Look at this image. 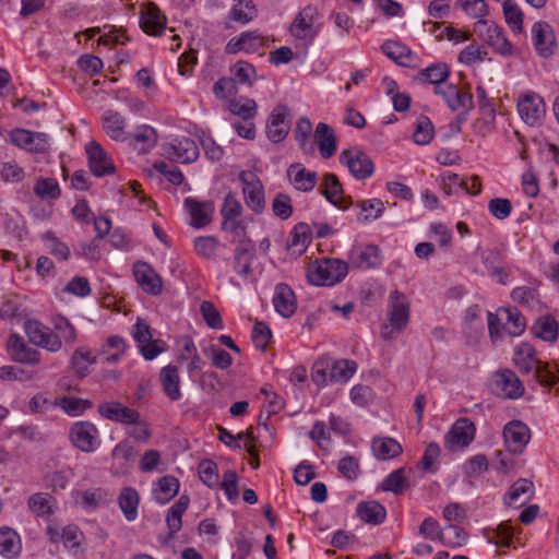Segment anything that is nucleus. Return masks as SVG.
<instances>
[{"mask_svg":"<svg viewBox=\"0 0 559 559\" xmlns=\"http://www.w3.org/2000/svg\"><path fill=\"white\" fill-rule=\"evenodd\" d=\"M8 349L14 361L28 365H36L40 361V353L29 347L25 341L16 334L10 336Z\"/></svg>","mask_w":559,"mask_h":559,"instance_id":"nucleus-21","label":"nucleus"},{"mask_svg":"<svg viewBox=\"0 0 559 559\" xmlns=\"http://www.w3.org/2000/svg\"><path fill=\"white\" fill-rule=\"evenodd\" d=\"M29 510L37 516H48L51 514V496L47 492L33 493L27 501Z\"/></svg>","mask_w":559,"mask_h":559,"instance_id":"nucleus-55","label":"nucleus"},{"mask_svg":"<svg viewBox=\"0 0 559 559\" xmlns=\"http://www.w3.org/2000/svg\"><path fill=\"white\" fill-rule=\"evenodd\" d=\"M314 143H317L320 155L329 159L331 158L337 148V139L333 129L324 122L318 123L313 133Z\"/></svg>","mask_w":559,"mask_h":559,"instance_id":"nucleus-26","label":"nucleus"},{"mask_svg":"<svg viewBox=\"0 0 559 559\" xmlns=\"http://www.w3.org/2000/svg\"><path fill=\"white\" fill-rule=\"evenodd\" d=\"M524 495L526 497L524 500L521 501L520 506H523L526 502V500H530L531 497L533 496V483L527 479L521 478L511 486L508 492V503L510 506L512 503H515L520 499V497Z\"/></svg>","mask_w":559,"mask_h":559,"instance_id":"nucleus-60","label":"nucleus"},{"mask_svg":"<svg viewBox=\"0 0 559 559\" xmlns=\"http://www.w3.org/2000/svg\"><path fill=\"white\" fill-rule=\"evenodd\" d=\"M230 72L235 78L233 80L237 81L240 84L251 86L253 82L257 80L255 68L251 63L243 60L237 61L231 67Z\"/></svg>","mask_w":559,"mask_h":559,"instance_id":"nucleus-53","label":"nucleus"},{"mask_svg":"<svg viewBox=\"0 0 559 559\" xmlns=\"http://www.w3.org/2000/svg\"><path fill=\"white\" fill-rule=\"evenodd\" d=\"M503 13L507 23L515 33L523 31V12L521 8L513 0H506L503 2Z\"/></svg>","mask_w":559,"mask_h":559,"instance_id":"nucleus-58","label":"nucleus"},{"mask_svg":"<svg viewBox=\"0 0 559 559\" xmlns=\"http://www.w3.org/2000/svg\"><path fill=\"white\" fill-rule=\"evenodd\" d=\"M265 45L264 37L258 31L243 32L233 37L225 46V52L236 55L240 51L253 53Z\"/></svg>","mask_w":559,"mask_h":559,"instance_id":"nucleus-18","label":"nucleus"},{"mask_svg":"<svg viewBox=\"0 0 559 559\" xmlns=\"http://www.w3.org/2000/svg\"><path fill=\"white\" fill-rule=\"evenodd\" d=\"M239 180L242 183L245 202L255 213H261L265 206L264 190L261 180L252 171H241Z\"/></svg>","mask_w":559,"mask_h":559,"instance_id":"nucleus-7","label":"nucleus"},{"mask_svg":"<svg viewBox=\"0 0 559 559\" xmlns=\"http://www.w3.org/2000/svg\"><path fill=\"white\" fill-rule=\"evenodd\" d=\"M492 388L498 394L508 399H518L524 393V385L510 369H503L493 374Z\"/></svg>","mask_w":559,"mask_h":559,"instance_id":"nucleus-14","label":"nucleus"},{"mask_svg":"<svg viewBox=\"0 0 559 559\" xmlns=\"http://www.w3.org/2000/svg\"><path fill=\"white\" fill-rule=\"evenodd\" d=\"M435 93L442 96L452 111L463 109L468 111L473 107V95L460 90L454 84H443L433 88Z\"/></svg>","mask_w":559,"mask_h":559,"instance_id":"nucleus-17","label":"nucleus"},{"mask_svg":"<svg viewBox=\"0 0 559 559\" xmlns=\"http://www.w3.org/2000/svg\"><path fill=\"white\" fill-rule=\"evenodd\" d=\"M179 491V481L176 477L166 475L162 477L154 489V498L160 503L169 502Z\"/></svg>","mask_w":559,"mask_h":559,"instance_id":"nucleus-39","label":"nucleus"},{"mask_svg":"<svg viewBox=\"0 0 559 559\" xmlns=\"http://www.w3.org/2000/svg\"><path fill=\"white\" fill-rule=\"evenodd\" d=\"M348 265L337 259H323L311 263L307 269V278L316 286H330L341 282L347 274Z\"/></svg>","mask_w":559,"mask_h":559,"instance_id":"nucleus-3","label":"nucleus"},{"mask_svg":"<svg viewBox=\"0 0 559 559\" xmlns=\"http://www.w3.org/2000/svg\"><path fill=\"white\" fill-rule=\"evenodd\" d=\"M235 4L229 13V19L242 25L249 23L258 15L253 0H234Z\"/></svg>","mask_w":559,"mask_h":559,"instance_id":"nucleus-40","label":"nucleus"},{"mask_svg":"<svg viewBox=\"0 0 559 559\" xmlns=\"http://www.w3.org/2000/svg\"><path fill=\"white\" fill-rule=\"evenodd\" d=\"M273 305L276 312L284 318L292 317L297 308L293 289L284 283L278 284L275 288Z\"/></svg>","mask_w":559,"mask_h":559,"instance_id":"nucleus-29","label":"nucleus"},{"mask_svg":"<svg viewBox=\"0 0 559 559\" xmlns=\"http://www.w3.org/2000/svg\"><path fill=\"white\" fill-rule=\"evenodd\" d=\"M312 123L307 117L298 120L295 129V138L299 147L307 154L316 151L314 142L311 139Z\"/></svg>","mask_w":559,"mask_h":559,"instance_id":"nucleus-42","label":"nucleus"},{"mask_svg":"<svg viewBox=\"0 0 559 559\" xmlns=\"http://www.w3.org/2000/svg\"><path fill=\"white\" fill-rule=\"evenodd\" d=\"M132 335L147 360L154 359L165 349V343L160 340H153L150 326L142 320H138L134 324Z\"/></svg>","mask_w":559,"mask_h":559,"instance_id":"nucleus-11","label":"nucleus"},{"mask_svg":"<svg viewBox=\"0 0 559 559\" xmlns=\"http://www.w3.org/2000/svg\"><path fill=\"white\" fill-rule=\"evenodd\" d=\"M166 152L180 163H192L199 156L197 143L189 138L177 139L169 145Z\"/></svg>","mask_w":559,"mask_h":559,"instance_id":"nucleus-30","label":"nucleus"},{"mask_svg":"<svg viewBox=\"0 0 559 559\" xmlns=\"http://www.w3.org/2000/svg\"><path fill=\"white\" fill-rule=\"evenodd\" d=\"M499 313L504 316V329L506 333L511 336H519L525 330L526 323L524 317L520 313L516 308H504L499 310Z\"/></svg>","mask_w":559,"mask_h":559,"instance_id":"nucleus-45","label":"nucleus"},{"mask_svg":"<svg viewBox=\"0 0 559 559\" xmlns=\"http://www.w3.org/2000/svg\"><path fill=\"white\" fill-rule=\"evenodd\" d=\"M413 136L415 143L418 145L430 143L433 138V126L427 117L423 116L417 120Z\"/></svg>","mask_w":559,"mask_h":559,"instance_id":"nucleus-63","label":"nucleus"},{"mask_svg":"<svg viewBox=\"0 0 559 559\" xmlns=\"http://www.w3.org/2000/svg\"><path fill=\"white\" fill-rule=\"evenodd\" d=\"M36 377V372L25 370L17 366L0 367V379L4 381H31Z\"/></svg>","mask_w":559,"mask_h":559,"instance_id":"nucleus-61","label":"nucleus"},{"mask_svg":"<svg viewBox=\"0 0 559 559\" xmlns=\"http://www.w3.org/2000/svg\"><path fill=\"white\" fill-rule=\"evenodd\" d=\"M533 43L539 56L550 57L556 48L555 35L551 26L546 22H536L532 27Z\"/></svg>","mask_w":559,"mask_h":559,"instance_id":"nucleus-20","label":"nucleus"},{"mask_svg":"<svg viewBox=\"0 0 559 559\" xmlns=\"http://www.w3.org/2000/svg\"><path fill=\"white\" fill-rule=\"evenodd\" d=\"M160 382L165 394L171 401L180 399V377L177 367L171 365L164 367L160 370Z\"/></svg>","mask_w":559,"mask_h":559,"instance_id":"nucleus-34","label":"nucleus"},{"mask_svg":"<svg viewBox=\"0 0 559 559\" xmlns=\"http://www.w3.org/2000/svg\"><path fill=\"white\" fill-rule=\"evenodd\" d=\"M22 543L20 535L10 527L0 528V554L9 559L20 555Z\"/></svg>","mask_w":559,"mask_h":559,"instance_id":"nucleus-35","label":"nucleus"},{"mask_svg":"<svg viewBox=\"0 0 559 559\" xmlns=\"http://www.w3.org/2000/svg\"><path fill=\"white\" fill-rule=\"evenodd\" d=\"M418 75L421 80H426L435 85V87L442 86L450 75V69L445 63H436L423 69Z\"/></svg>","mask_w":559,"mask_h":559,"instance_id":"nucleus-49","label":"nucleus"},{"mask_svg":"<svg viewBox=\"0 0 559 559\" xmlns=\"http://www.w3.org/2000/svg\"><path fill=\"white\" fill-rule=\"evenodd\" d=\"M531 332L544 342L554 343L558 338L559 323L552 316H543L534 322Z\"/></svg>","mask_w":559,"mask_h":559,"instance_id":"nucleus-32","label":"nucleus"},{"mask_svg":"<svg viewBox=\"0 0 559 559\" xmlns=\"http://www.w3.org/2000/svg\"><path fill=\"white\" fill-rule=\"evenodd\" d=\"M100 416L112 421L130 424L136 421L141 415L135 409L123 406L118 402H106L98 405Z\"/></svg>","mask_w":559,"mask_h":559,"instance_id":"nucleus-24","label":"nucleus"},{"mask_svg":"<svg viewBox=\"0 0 559 559\" xmlns=\"http://www.w3.org/2000/svg\"><path fill=\"white\" fill-rule=\"evenodd\" d=\"M476 433V427L468 418H459L450 428L444 437V447L450 451H455L467 447L473 442Z\"/></svg>","mask_w":559,"mask_h":559,"instance_id":"nucleus-8","label":"nucleus"},{"mask_svg":"<svg viewBox=\"0 0 559 559\" xmlns=\"http://www.w3.org/2000/svg\"><path fill=\"white\" fill-rule=\"evenodd\" d=\"M126 118L116 110H106L103 115V129L115 141H126Z\"/></svg>","mask_w":559,"mask_h":559,"instance_id":"nucleus-31","label":"nucleus"},{"mask_svg":"<svg viewBox=\"0 0 559 559\" xmlns=\"http://www.w3.org/2000/svg\"><path fill=\"white\" fill-rule=\"evenodd\" d=\"M241 213L242 206L240 202L233 193H227L221 209V214L223 216V229L230 233H236L241 226Z\"/></svg>","mask_w":559,"mask_h":559,"instance_id":"nucleus-22","label":"nucleus"},{"mask_svg":"<svg viewBox=\"0 0 559 559\" xmlns=\"http://www.w3.org/2000/svg\"><path fill=\"white\" fill-rule=\"evenodd\" d=\"M445 533L442 535L441 543L450 548H456L463 546L467 542V533L456 526V525H449L445 528Z\"/></svg>","mask_w":559,"mask_h":559,"instance_id":"nucleus-62","label":"nucleus"},{"mask_svg":"<svg viewBox=\"0 0 559 559\" xmlns=\"http://www.w3.org/2000/svg\"><path fill=\"white\" fill-rule=\"evenodd\" d=\"M311 240V228L305 223L297 224L292 234L288 247L301 253L306 250Z\"/></svg>","mask_w":559,"mask_h":559,"instance_id":"nucleus-51","label":"nucleus"},{"mask_svg":"<svg viewBox=\"0 0 559 559\" xmlns=\"http://www.w3.org/2000/svg\"><path fill=\"white\" fill-rule=\"evenodd\" d=\"M96 358L92 355V352L87 348L80 347L72 355V367L75 373L83 378L87 374L88 368L95 364Z\"/></svg>","mask_w":559,"mask_h":559,"instance_id":"nucleus-52","label":"nucleus"},{"mask_svg":"<svg viewBox=\"0 0 559 559\" xmlns=\"http://www.w3.org/2000/svg\"><path fill=\"white\" fill-rule=\"evenodd\" d=\"M219 241L214 236L198 237L194 239V249L199 255L207 260L216 258Z\"/></svg>","mask_w":559,"mask_h":559,"instance_id":"nucleus-57","label":"nucleus"},{"mask_svg":"<svg viewBox=\"0 0 559 559\" xmlns=\"http://www.w3.org/2000/svg\"><path fill=\"white\" fill-rule=\"evenodd\" d=\"M189 502L190 500L188 496L183 495L168 510L166 522L170 536H174L177 532L181 530V519L189 507Z\"/></svg>","mask_w":559,"mask_h":559,"instance_id":"nucleus-38","label":"nucleus"},{"mask_svg":"<svg viewBox=\"0 0 559 559\" xmlns=\"http://www.w3.org/2000/svg\"><path fill=\"white\" fill-rule=\"evenodd\" d=\"M372 451L379 460H390L403 451L401 444L392 438H377L372 441Z\"/></svg>","mask_w":559,"mask_h":559,"instance_id":"nucleus-41","label":"nucleus"},{"mask_svg":"<svg viewBox=\"0 0 559 559\" xmlns=\"http://www.w3.org/2000/svg\"><path fill=\"white\" fill-rule=\"evenodd\" d=\"M514 530L511 523L502 522L496 528L488 530L486 533L487 540L500 547H510Z\"/></svg>","mask_w":559,"mask_h":559,"instance_id":"nucleus-48","label":"nucleus"},{"mask_svg":"<svg viewBox=\"0 0 559 559\" xmlns=\"http://www.w3.org/2000/svg\"><path fill=\"white\" fill-rule=\"evenodd\" d=\"M358 206L361 209L358 219L362 223L380 217L384 211V204L379 199L364 200Z\"/></svg>","mask_w":559,"mask_h":559,"instance_id":"nucleus-59","label":"nucleus"},{"mask_svg":"<svg viewBox=\"0 0 559 559\" xmlns=\"http://www.w3.org/2000/svg\"><path fill=\"white\" fill-rule=\"evenodd\" d=\"M353 263L357 267H377L381 264L380 250L374 245H368L353 252Z\"/></svg>","mask_w":559,"mask_h":559,"instance_id":"nucleus-36","label":"nucleus"},{"mask_svg":"<svg viewBox=\"0 0 559 559\" xmlns=\"http://www.w3.org/2000/svg\"><path fill=\"white\" fill-rule=\"evenodd\" d=\"M91 171L96 177L111 175L115 173V165L107 152L96 141H91L85 147Z\"/></svg>","mask_w":559,"mask_h":559,"instance_id":"nucleus-15","label":"nucleus"},{"mask_svg":"<svg viewBox=\"0 0 559 559\" xmlns=\"http://www.w3.org/2000/svg\"><path fill=\"white\" fill-rule=\"evenodd\" d=\"M53 405L63 409L69 416H80L92 407V402L73 396H63L56 399Z\"/></svg>","mask_w":559,"mask_h":559,"instance_id":"nucleus-46","label":"nucleus"},{"mask_svg":"<svg viewBox=\"0 0 559 559\" xmlns=\"http://www.w3.org/2000/svg\"><path fill=\"white\" fill-rule=\"evenodd\" d=\"M69 439L78 450L85 453L96 451L100 444L97 427L86 420L76 421L71 426Z\"/></svg>","mask_w":559,"mask_h":559,"instance_id":"nucleus-4","label":"nucleus"},{"mask_svg":"<svg viewBox=\"0 0 559 559\" xmlns=\"http://www.w3.org/2000/svg\"><path fill=\"white\" fill-rule=\"evenodd\" d=\"M386 314L389 324L382 326L381 337L391 341L407 328L409 321V301L407 297L397 290L391 293Z\"/></svg>","mask_w":559,"mask_h":559,"instance_id":"nucleus-2","label":"nucleus"},{"mask_svg":"<svg viewBox=\"0 0 559 559\" xmlns=\"http://www.w3.org/2000/svg\"><path fill=\"white\" fill-rule=\"evenodd\" d=\"M316 16L317 10L312 7H306L290 25L292 36L305 47H308L320 32L319 25L314 23Z\"/></svg>","mask_w":559,"mask_h":559,"instance_id":"nucleus-5","label":"nucleus"},{"mask_svg":"<svg viewBox=\"0 0 559 559\" xmlns=\"http://www.w3.org/2000/svg\"><path fill=\"white\" fill-rule=\"evenodd\" d=\"M25 332L33 344L51 353L59 352L62 347L60 335H57L53 331L38 321L26 322Z\"/></svg>","mask_w":559,"mask_h":559,"instance_id":"nucleus-10","label":"nucleus"},{"mask_svg":"<svg viewBox=\"0 0 559 559\" xmlns=\"http://www.w3.org/2000/svg\"><path fill=\"white\" fill-rule=\"evenodd\" d=\"M340 163L348 168L356 179H366L373 174V163L362 151L352 147L340 154Z\"/></svg>","mask_w":559,"mask_h":559,"instance_id":"nucleus-6","label":"nucleus"},{"mask_svg":"<svg viewBox=\"0 0 559 559\" xmlns=\"http://www.w3.org/2000/svg\"><path fill=\"white\" fill-rule=\"evenodd\" d=\"M34 193L41 200H57L61 191L56 179L40 177L34 186Z\"/></svg>","mask_w":559,"mask_h":559,"instance_id":"nucleus-50","label":"nucleus"},{"mask_svg":"<svg viewBox=\"0 0 559 559\" xmlns=\"http://www.w3.org/2000/svg\"><path fill=\"white\" fill-rule=\"evenodd\" d=\"M131 143L139 152L145 153L157 143V133L152 127L142 126L132 136Z\"/></svg>","mask_w":559,"mask_h":559,"instance_id":"nucleus-47","label":"nucleus"},{"mask_svg":"<svg viewBox=\"0 0 559 559\" xmlns=\"http://www.w3.org/2000/svg\"><path fill=\"white\" fill-rule=\"evenodd\" d=\"M287 176L293 186L302 192L311 191L317 185V173L307 170L300 163L292 164L287 169Z\"/></svg>","mask_w":559,"mask_h":559,"instance_id":"nucleus-28","label":"nucleus"},{"mask_svg":"<svg viewBox=\"0 0 559 559\" xmlns=\"http://www.w3.org/2000/svg\"><path fill=\"white\" fill-rule=\"evenodd\" d=\"M356 370L357 364L354 360L341 359L330 367L329 379L331 382L344 383L352 378Z\"/></svg>","mask_w":559,"mask_h":559,"instance_id":"nucleus-44","label":"nucleus"},{"mask_svg":"<svg viewBox=\"0 0 559 559\" xmlns=\"http://www.w3.org/2000/svg\"><path fill=\"white\" fill-rule=\"evenodd\" d=\"M357 514L364 522L380 524L385 519V509L376 501L361 502L357 507Z\"/></svg>","mask_w":559,"mask_h":559,"instance_id":"nucleus-43","label":"nucleus"},{"mask_svg":"<svg viewBox=\"0 0 559 559\" xmlns=\"http://www.w3.org/2000/svg\"><path fill=\"white\" fill-rule=\"evenodd\" d=\"M518 111L525 123L537 126L545 115L544 100L535 93H526L518 100Z\"/></svg>","mask_w":559,"mask_h":559,"instance_id":"nucleus-12","label":"nucleus"},{"mask_svg":"<svg viewBox=\"0 0 559 559\" xmlns=\"http://www.w3.org/2000/svg\"><path fill=\"white\" fill-rule=\"evenodd\" d=\"M228 108L233 115L239 116L243 120H249L255 116L258 106L253 99L240 97L231 99Z\"/></svg>","mask_w":559,"mask_h":559,"instance_id":"nucleus-54","label":"nucleus"},{"mask_svg":"<svg viewBox=\"0 0 559 559\" xmlns=\"http://www.w3.org/2000/svg\"><path fill=\"white\" fill-rule=\"evenodd\" d=\"M513 360L522 373L528 374L533 371L534 380L543 386L552 388L559 380V365H555V371L549 362L536 358V350L528 343H521L515 347Z\"/></svg>","mask_w":559,"mask_h":559,"instance_id":"nucleus-1","label":"nucleus"},{"mask_svg":"<svg viewBox=\"0 0 559 559\" xmlns=\"http://www.w3.org/2000/svg\"><path fill=\"white\" fill-rule=\"evenodd\" d=\"M185 205L191 217V225L195 228L206 226L211 222L213 206L211 203H201L194 199L188 198Z\"/></svg>","mask_w":559,"mask_h":559,"instance_id":"nucleus-33","label":"nucleus"},{"mask_svg":"<svg viewBox=\"0 0 559 559\" xmlns=\"http://www.w3.org/2000/svg\"><path fill=\"white\" fill-rule=\"evenodd\" d=\"M406 478L404 476V468H399L392 472L381 484L384 491H391L396 495L401 493L404 489Z\"/></svg>","mask_w":559,"mask_h":559,"instance_id":"nucleus-64","label":"nucleus"},{"mask_svg":"<svg viewBox=\"0 0 559 559\" xmlns=\"http://www.w3.org/2000/svg\"><path fill=\"white\" fill-rule=\"evenodd\" d=\"M286 117L287 108L285 106H277L270 115L266 133L272 142L278 143L287 136L289 124L286 122Z\"/></svg>","mask_w":559,"mask_h":559,"instance_id":"nucleus-25","label":"nucleus"},{"mask_svg":"<svg viewBox=\"0 0 559 559\" xmlns=\"http://www.w3.org/2000/svg\"><path fill=\"white\" fill-rule=\"evenodd\" d=\"M10 139L14 145L34 153H44L49 147L48 135L41 132L16 129L11 132Z\"/></svg>","mask_w":559,"mask_h":559,"instance_id":"nucleus-16","label":"nucleus"},{"mask_svg":"<svg viewBox=\"0 0 559 559\" xmlns=\"http://www.w3.org/2000/svg\"><path fill=\"white\" fill-rule=\"evenodd\" d=\"M487 50L477 43L466 46L459 55V61L466 66L483 62L487 59Z\"/></svg>","mask_w":559,"mask_h":559,"instance_id":"nucleus-56","label":"nucleus"},{"mask_svg":"<svg viewBox=\"0 0 559 559\" xmlns=\"http://www.w3.org/2000/svg\"><path fill=\"white\" fill-rule=\"evenodd\" d=\"M136 283L147 294L157 296L163 290V281L157 272L146 262H136L133 266Z\"/></svg>","mask_w":559,"mask_h":559,"instance_id":"nucleus-19","label":"nucleus"},{"mask_svg":"<svg viewBox=\"0 0 559 559\" xmlns=\"http://www.w3.org/2000/svg\"><path fill=\"white\" fill-rule=\"evenodd\" d=\"M321 190L326 200L340 209H347L352 204L350 198L344 195L342 183L334 174L324 175Z\"/></svg>","mask_w":559,"mask_h":559,"instance_id":"nucleus-23","label":"nucleus"},{"mask_svg":"<svg viewBox=\"0 0 559 559\" xmlns=\"http://www.w3.org/2000/svg\"><path fill=\"white\" fill-rule=\"evenodd\" d=\"M119 507L128 521H134L138 518V507L140 497L132 487H124L118 497Z\"/></svg>","mask_w":559,"mask_h":559,"instance_id":"nucleus-37","label":"nucleus"},{"mask_svg":"<svg viewBox=\"0 0 559 559\" xmlns=\"http://www.w3.org/2000/svg\"><path fill=\"white\" fill-rule=\"evenodd\" d=\"M475 33L495 51L501 55H509L511 52V44L504 36L502 28L493 22L489 23L486 20L477 21Z\"/></svg>","mask_w":559,"mask_h":559,"instance_id":"nucleus-9","label":"nucleus"},{"mask_svg":"<svg viewBox=\"0 0 559 559\" xmlns=\"http://www.w3.org/2000/svg\"><path fill=\"white\" fill-rule=\"evenodd\" d=\"M141 28L151 36H158L166 27V17L154 3H148L140 19Z\"/></svg>","mask_w":559,"mask_h":559,"instance_id":"nucleus-27","label":"nucleus"},{"mask_svg":"<svg viewBox=\"0 0 559 559\" xmlns=\"http://www.w3.org/2000/svg\"><path fill=\"white\" fill-rule=\"evenodd\" d=\"M503 438L508 450L512 454H521L530 441L531 432L524 423L513 420L504 426Z\"/></svg>","mask_w":559,"mask_h":559,"instance_id":"nucleus-13","label":"nucleus"}]
</instances>
